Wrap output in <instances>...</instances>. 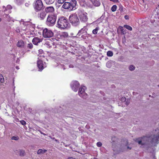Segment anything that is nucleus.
Returning a JSON list of instances; mask_svg holds the SVG:
<instances>
[{"label": "nucleus", "mask_w": 159, "mask_h": 159, "mask_svg": "<svg viewBox=\"0 0 159 159\" xmlns=\"http://www.w3.org/2000/svg\"><path fill=\"white\" fill-rule=\"evenodd\" d=\"M69 24L66 18L64 16L60 17L57 22V27L61 29H64L68 27Z\"/></svg>", "instance_id": "nucleus-1"}, {"label": "nucleus", "mask_w": 159, "mask_h": 159, "mask_svg": "<svg viewBox=\"0 0 159 159\" xmlns=\"http://www.w3.org/2000/svg\"><path fill=\"white\" fill-rule=\"evenodd\" d=\"M77 4L76 0H71L70 2H65L63 5L62 7L65 9L74 10L76 8L75 7Z\"/></svg>", "instance_id": "nucleus-2"}, {"label": "nucleus", "mask_w": 159, "mask_h": 159, "mask_svg": "<svg viewBox=\"0 0 159 159\" xmlns=\"http://www.w3.org/2000/svg\"><path fill=\"white\" fill-rule=\"evenodd\" d=\"M57 18V16L54 14L48 15L46 21V24L49 26H53L56 23Z\"/></svg>", "instance_id": "nucleus-3"}, {"label": "nucleus", "mask_w": 159, "mask_h": 159, "mask_svg": "<svg viewBox=\"0 0 159 159\" xmlns=\"http://www.w3.org/2000/svg\"><path fill=\"white\" fill-rule=\"evenodd\" d=\"M34 7L36 12L43 10L44 8L42 0H35L34 3Z\"/></svg>", "instance_id": "nucleus-4"}, {"label": "nucleus", "mask_w": 159, "mask_h": 159, "mask_svg": "<svg viewBox=\"0 0 159 159\" xmlns=\"http://www.w3.org/2000/svg\"><path fill=\"white\" fill-rule=\"evenodd\" d=\"M69 19L71 23L74 26H77L80 23L79 19L76 14H74L70 15Z\"/></svg>", "instance_id": "nucleus-5"}, {"label": "nucleus", "mask_w": 159, "mask_h": 159, "mask_svg": "<svg viewBox=\"0 0 159 159\" xmlns=\"http://www.w3.org/2000/svg\"><path fill=\"white\" fill-rule=\"evenodd\" d=\"M43 36L45 38H50L53 36V33L51 30L45 28L43 30Z\"/></svg>", "instance_id": "nucleus-6"}, {"label": "nucleus", "mask_w": 159, "mask_h": 159, "mask_svg": "<svg viewBox=\"0 0 159 159\" xmlns=\"http://www.w3.org/2000/svg\"><path fill=\"white\" fill-rule=\"evenodd\" d=\"M86 89V88L85 86L81 85V87L79 89L78 92L79 95L84 99L87 98L88 97L87 94L85 92Z\"/></svg>", "instance_id": "nucleus-7"}, {"label": "nucleus", "mask_w": 159, "mask_h": 159, "mask_svg": "<svg viewBox=\"0 0 159 159\" xmlns=\"http://www.w3.org/2000/svg\"><path fill=\"white\" fill-rule=\"evenodd\" d=\"M79 16L81 21L86 22L88 20L87 13L86 12H82L80 10L78 11Z\"/></svg>", "instance_id": "nucleus-8"}, {"label": "nucleus", "mask_w": 159, "mask_h": 159, "mask_svg": "<svg viewBox=\"0 0 159 159\" xmlns=\"http://www.w3.org/2000/svg\"><path fill=\"white\" fill-rule=\"evenodd\" d=\"M80 86V84L77 81H74L72 82L70 84L71 89L75 92H77Z\"/></svg>", "instance_id": "nucleus-9"}, {"label": "nucleus", "mask_w": 159, "mask_h": 159, "mask_svg": "<svg viewBox=\"0 0 159 159\" xmlns=\"http://www.w3.org/2000/svg\"><path fill=\"white\" fill-rule=\"evenodd\" d=\"M44 64H43V61L41 60H39L37 61V65L39 70H43L46 67L47 65L45 62H44Z\"/></svg>", "instance_id": "nucleus-10"}, {"label": "nucleus", "mask_w": 159, "mask_h": 159, "mask_svg": "<svg viewBox=\"0 0 159 159\" xmlns=\"http://www.w3.org/2000/svg\"><path fill=\"white\" fill-rule=\"evenodd\" d=\"M46 14L44 11H41L37 15L38 17L41 20H44L46 16Z\"/></svg>", "instance_id": "nucleus-11"}, {"label": "nucleus", "mask_w": 159, "mask_h": 159, "mask_svg": "<svg viewBox=\"0 0 159 159\" xmlns=\"http://www.w3.org/2000/svg\"><path fill=\"white\" fill-rule=\"evenodd\" d=\"M42 41V40L38 37H34L32 40V42L35 45H38L39 43Z\"/></svg>", "instance_id": "nucleus-12"}, {"label": "nucleus", "mask_w": 159, "mask_h": 159, "mask_svg": "<svg viewBox=\"0 0 159 159\" xmlns=\"http://www.w3.org/2000/svg\"><path fill=\"white\" fill-rule=\"evenodd\" d=\"M87 32H84L83 33H80L78 32L77 34V36L80 39H85L86 38L85 35L87 34Z\"/></svg>", "instance_id": "nucleus-13"}, {"label": "nucleus", "mask_w": 159, "mask_h": 159, "mask_svg": "<svg viewBox=\"0 0 159 159\" xmlns=\"http://www.w3.org/2000/svg\"><path fill=\"white\" fill-rule=\"evenodd\" d=\"M54 10V8L53 7H49L45 8V11L47 13L52 12Z\"/></svg>", "instance_id": "nucleus-14"}, {"label": "nucleus", "mask_w": 159, "mask_h": 159, "mask_svg": "<svg viewBox=\"0 0 159 159\" xmlns=\"http://www.w3.org/2000/svg\"><path fill=\"white\" fill-rule=\"evenodd\" d=\"M24 45V41L22 40H20L18 41L17 46L18 47L20 48H22Z\"/></svg>", "instance_id": "nucleus-15"}, {"label": "nucleus", "mask_w": 159, "mask_h": 159, "mask_svg": "<svg viewBox=\"0 0 159 159\" xmlns=\"http://www.w3.org/2000/svg\"><path fill=\"white\" fill-rule=\"evenodd\" d=\"M47 151V150L45 149H39L37 152V154H44Z\"/></svg>", "instance_id": "nucleus-16"}, {"label": "nucleus", "mask_w": 159, "mask_h": 159, "mask_svg": "<svg viewBox=\"0 0 159 159\" xmlns=\"http://www.w3.org/2000/svg\"><path fill=\"white\" fill-rule=\"evenodd\" d=\"M45 3L47 4H51L53 3L54 0H44Z\"/></svg>", "instance_id": "nucleus-17"}, {"label": "nucleus", "mask_w": 159, "mask_h": 159, "mask_svg": "<svg viewBox=\"0 0 159 159\" xmlns=\"http://www.w3.org/2000/svg\"><path fill=\"white\" fill-rule=\"evenodd\" d=\"M25 155V151L23 150H20L19 151V155L20 156H24Z\"/></svg>", "instance_id": "nucleus-18"}, {"label": "nucleus", "mask_w": 159, "mask_h": 159, "mask_svg": "<svg viewBox=\"0 0 159 159\" xmlns=\"http://www.w3.org/2000/svg\"><path fill=\"white\" fill-rule=\"evenodd\" d=\"M99 28L98 27H97L95 29L93 30V33L94 34H97L98 31L99 30Z\"/></svg>", "instance_id": "nucleus-19"}, {"label": "nucleus", "mask_w": 159, "mask_h": 159, "mask_svg": "<svg viewBox=\"0 0 159 159\" xmlns=\"http://www.w3.org/2000/svg\"><path fill=\"white\" fill-rule=\"evenodd\" d=\"M27 47L28 48L31 49L33 48V45L30 43L27 44Z\"/></svg>", "instance_id": "nucleus-20"}, {"label": "nucleus", "mask_w": 159, "mask_h": 159, "mask_svg": "<svg viewBox=\"0 0 159 159\" xmlns=\"http://www.w3.org/2000/svg\"><path fill=\"white\" fill-rule=\"evenodd\" d=\"M4 78L2 74H0V83H2L4 82Z\"/></svg>", "instance_id": "nucleus-21"}, {"label": "nucleus", "mask_w": 159, "mask_h": 159, "mask_svg": "<svg viewBox=\"0 0 159 159\" xmlns=\"http://www.w3.org/2000/svg\"><path fill=\"white\" fill-rule=\"evenodd\" d=\"M104 18V16L103 15H102L100 17V18H98L97 20V21L98 22H101L102 21V19H103Z\"/></svg>", "instance_id": "nucleus-22"}, {"label": "nucleus", "mask_w": 159, "mask_h": 159, "mask_svg": "<svg viewBox=\"0 0 159 159\" xmlns=\"http://www.w3.org/2000/svg\"><path fill=\"white\" fill-rule=\"evenodd\" d=\"M4 8L6 9V10H7V9H11L12 8V7L10 5H8L7 6L6 8L4 6H3V8Z\"/></svg>", "instance_id": "nucleus-23"}, {"label": "nucleus", "mask_w": 159, "mask_h": 159, "mask_svg": "<svg viewBox=\"0 0 159 159\" xmlns=\"http://www.w3.org/2000/svg\"><path fill=\"white\" fill-rule=\"evenodd\" d=\"M61 35L63 37L65 38L67 37L68 36V34L66 32H64L62 33Z\"/></svg>", "instance_id": "nucleus-24"}, {"label": "nucleus", "mask_w": 159, "mask_h": 159, "mask_svg": "<svg viewBox=\"0 0 159 159\" xmlns=\"http://www.w3.org/2000/svg\"><path fill=\"white\" fill-rule=\"evenodd\" d=\"M80 33H83L84 32H87V31H86L85 29L84 28H84L81 29L79 31Z\"/></svg>", "instance_id": "nucleus-25"}, {"label": "nucleus", "mask_w": 159, "mask_h": 159, "mask_svg": "<svg viewBox=\"0 0 159 159\" xmlns=\"http://www.w3.org/2000/svg\"><path fill=\"white\" fill-rule=\"evenodd\" d=\"M19 139V137L17 136H13L11 138V139L12 140H17Z\"/></svg>", "instance_id": "nucleus-26"}, {"label": "nucleus", "mask_w": 159, "mask_h": 159, "mask_svg": "<svg viewBox=\"0 0 159 159\" xmlns=\"http://www.w3.org/2000/svg\"><path fill=\"white\" fill-rule=\"evenodd\" d=\"M66 0H58L57 2L59 4H62Z\"/></svg>", "instance_id": "nucleus-27"}, {"label": "nucleus", "mask_w": 159, "mask_h": 159, "mask_svg": "<svg viewBox=\"0 0 159 159\" xmlns=\"http://www.w3.org/2000/svg\"><path fill=\"white\" fill-rule=\"evenodd\" d=\"M39 52L40 53L39 54V57H41V55H40V54H41L42 53H43V51L42 49H39Z\"/></svg>", "instance_id": "nucleus-28"}, {"label": "nucleus", "mask_w": 159, "mask_h": 159, "mask_svg": "<svg viewBox=\"0 0 159 159\" xmlns=\"http://www.w3.org/2000/svg\"><path fill=\"white\" fill-rule=\"evenodd\" d=\"M97 145L98 147H100L102 145V143L100 142H98L97 143Z\"/></svg>", "instance_id": "nucleus-29"}, {"label": "nucleus", "mask_w": 159, "mask_h": 159, "mask_svg": "<svg viewBox=\"0 0 159 159\" xmlns=\"http://www.w3.org/2000/svg\"><path fill=\"white\" fill-rule=\"evenodd\" d=\"M20 122L23 125H25L26 124L25 121L24 120H21L20 121Z\"/></svg>", "instance_id": "nucleus-30"}, {"label": "nucleus", "mask_w": 159, "mask_h": 159, "mask_svg": "<svg viewBox=\"0 0 159 159\" xmlns=\"http://www.w3.org/2000/svg\"><path fill=\"white\" fill-rule=\"evenodd\" d=\"M106 66L107 67H109V63L108 61L107 62V63L106 64Z\"/></svg>", "instance_id": "nucleus-31"}, {"label": "nucleus", "mask_w": 159, "mask_h": 159, "mask_svg": "<svg viewBox=\"0 0 159 159\" xmlns=\"http://www.w3.org/2000/svg\"><path fill=\"white\" fill-rule=\"evenodd\" d=\"M29 3H25V6L26 7H28V6H29Z\"/></svg>", "instance_id": "nucleus-32"}, {"label": "nucleus", "mask_w": 159, "mask_h": 159, "mask_svg": "<svg viewBox=\"0 0 159 159\" xmlns=\"http://www.w3.org/2000/svg\"><path fill=\"white\" fill-rule=\"evenodd\" d=\"M107 55L109 57V51H108L107 53Z\"/></svg>", "instance_id": "nucleus-33"}, {"label": "nucleus", "mask_w": 159, "mask_h": 159, "mask_svg": "<svg viewBox=\"0 0 159 159\" xmlns=\"http://www.w3.org/2000/svg\"><path fill=\"white\" fill-rule=\"evenodd\" d=\"M55 141L56 142L58 143H59V141H58V140L56 139H55Z\"/></svg>", "instance_id": "nucleus-34"}, {"label": "nucleus", "mask_w": 159, "mask_h": 159, "mask_svg": "<svg viewBox=\"0 0 159 159\" xmlns=\"http://www.w3.org/2000/svg\"><path fill=\"white\" fill-rule=\"evenodd\" d=\"M67 159H75L74 158L72 157H69Z\"/></svg>", "instance_id": "nucleus-35"}, {"label": "nucleus", "mask_w": 159, "mask_h": 159, "mask_svg": "<svg viewBox=\"0 0 159 159\" xmlns=\"http://www.w3.org/2000/svg\"><path fill=\"white\" fill-rule=\"evenodd\" d=\"M50 138H51V139H55V138L54 137L52 138V137H51V136H50Z\"/></svg>", "instance_id": "nucleus-36"}, {"label": "nucleus", "mask_w": 159, "mask_h": 159, "mask_svg": "<svg viewBox=\"0 0 159 159\" xmlns=\"http://www.w3.org/2000/svg\"><path fill=\"white\" fill-rule=\"evenodd\" d=\"M16 69H19V67H18V66H16Z\"/></svg>", "instance_id": "nucleus-37"}, {"label": "nucleus", "mask_w": 159, "mask_h": 159, "mask_svg": "<svg viewBox=\"0 0 159 159\" xmlns=\"http://www.w3.org/2000/svg\"><path fill=\"white\" fill-rule=\"evenodd\" d=\"M1 21V18H0V21Z\"/></svg>", "instance_id": "nucleus-38"}, {"label": "nucleus", "mask_w": 159, "mask_h": 159, "mask_svg": "<svg viewBox=\"0 0 159 159\" xmlns=\"http://www.w3.org/2000/svg\"><path fill=\"white\" fill-rule=\"evenodd\" d=\"M60 5H59L58 6V7H60Z\"/></svg>", "instance_id": "nucleus-39"}]
</instances>
